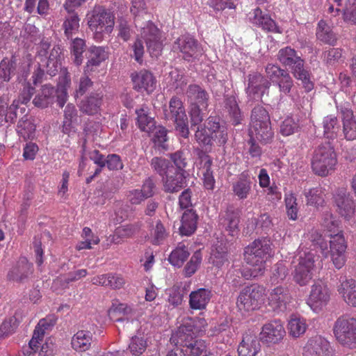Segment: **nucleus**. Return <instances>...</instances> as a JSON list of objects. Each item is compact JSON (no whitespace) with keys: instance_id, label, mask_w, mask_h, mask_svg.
<instances>
[{"instance_id":"obj_35","label":"nucleus","mask_w":356,"mask_h":356,"mask_svg":"<svg viewBox=\"0 0 356 356\" xmlns=\"http://www.w3.org/2000/svg\"><path fill=\"white\" fill-rule=\"evenodd\" d=\"M188 245V242L182 241L179 243L177 247L171 252L168 257V261L172 266L177 268L183 266L190 256Z\"/></svg>"},{"instance_id":"obj_42","label":"nucleus","mask_w":356,"mask_h":356,"mask_svg":"<svg viewBox=\"0 0 356 356\" xmlns=\"http://www.w3.org/2000/svg\"><path fill=\"white\" fill-rule=\"evenodd\" d=\"M54 93V88L49 84H45L42 86L40 90L35 95L33 104L38 108H46L51 102Z\"/></svg>"},{"instance_id":"obj_53","label":"nucleus","mask_w":356,"mask_h":356,"mask_svg":"<svg viewBox=\"0 0 356 356\" xmlns=\"http://www.w3.org/2000/svg\"><path fill=\"white\" fill-rule=\"evenodd\" d=\"M15 60L3 58L0 63V79L4 82H8L11 76L15 74Z\"/></svg>"},{"instance_id":"obj_59","label":"nucleus","mask_w":356,"mask_h":356,"mask_svg":"<svg viewBox=\"0 0 356 356\" xmlns=\"http://www.w3.org/2000/svg\"><path fill=\"white\" fill-rule=\"evenodd\" d=\"M155 132L152 139L154 146L159 149L165 150L168 149L166 142L168 140L167 129L163 127L155 126Z\"/></svg>"},{"instance_id":"obj_51","label":"nucleus","mask_w":356,"mask_h":356,"mask_svg":"<svg viewBox=\"0 0 356 356\" xmlns=\"http://www.w3.org/2000/svg\"><path fill=\"white\" fill-rule=\"evenodd\" d=\"M86 48V41L83 39L76 38L70 44V51L74 58V63L79 66L83 60V54Z\"/></svg>"},{"instance_id":"obj_28","label":"nucleus","mask_w":356,"mask_h":356,"mask_svg":"<svg viewBox=\"0 0 356 356\" xmlns=\"http://www.w3.org/2000/svg\"><path fill=\"white\" fill-rule=\"evenodd\" d=\"M90 58L84 67V74H91L100 64L108 58V52L104 47L92 46L90 48Z\"/></svg>"},{"instance_id":"obj_52","label":"nucleus","mask_w":356,"mask_h":356,"mask_svg":"<svg viewBox=\"0 0 356 356\" xmlns=\"http://www.w3.org/2000/svg\"><path fill=\"white\" fill-rule=\"evenodd\" d=\"M264 123L265 124L271 123L268 112L262 106H254L252 110L250 125L257 124L258 126Z\"/></svg>"},{"instance_id":"obj_32","label":"nucleus","mask_w":356,"mask_h":356,"mask_svg":"<svg viewBox=\"0 0 356 356\" xmlns=\"http://www.w3.org/2000/svg\"><path fill=\"white\" fill-rule=\"evenodd\" d=\"M212 297L211 291L205 288H200L192 291L189 295V306L192 309L203 310L206 309Z\"/></svg>"},{"instance_id":"obj_38","label":"nucleus","mask_w":356,"mask_h":356,"mask_svg":"<svg viewBox=\"0 0 356 356\" xmlns=\"http://www.w3.org/2000/svg\"><path fill=\"white\" fill-rule=\"evenodd\" d=\"M87 273L86 269H79L74 272H70L67 274L60 275L54 280L53 287L55 289L58 288L62 289H66L70 282L79 280L81 278L86 277Z\"/></svg>"},{"instance_id":"obj_54","label":"nucleus","mask_w":356,"mask_h":356,"mask_svg":"<svg viewBox=\"0 0 356 356\" xmlns=\"http://www.w3.org/2000/svg\"><path fill=\"white\" fill-rule=\"evenodd\" d=\"M307 204L311 206H322L325 202L323 190L320 187L310 188L305 193Z\"/></svg>"},{"instance_id":"obj_26","label":"nucleus","mask_w":356,"mask_h":356,"mask_svg":"<svg viewBox=\"0 0 356 356\" xmlns=\"http://www.w3.org/2000/svg\"><path fill=\"white\" fill-rule=\"evenodd\" d=\"M61 49L59 47H54L47 57H42L37 61L41 67H43L46 73L53 76L56 74L60 67Z\"/></svg>"},{"instance_id":"obj_3","label":"nucleus","mask_w":356,"mask_h":356,"mask_svg":"<svg viewBox=\"0 0 356 356\" xmlns=\"http://www.w3.org/2000/svg\"><path fill=\"white\" fill-rule=\"evenodd\" d=\"M272 243L267 237L255 239L244 250L245 262L259 270V273H264L266 263L273 256Z\"/></svg>"},{"instance_id":"obj_12","label":"nucleus","mask_w":356,"mask_h":356,"mask_svg":"<svg viewBox=\"0 0 356 356\" xmlns=\"http://www.w3.org/2000/svg\"><path fill=\"white\" fill-rule=\"evenodd\" d=\"M330 255L334 267L341 269L346 264L347 242L343 232L336 234H330Z\"/></svg>"},{"instance_id":"obj_8","label":"nucleus","mask_w":356,"mask_h":356,"mask_svg":"<svg viewBox=\"0 0 356 356\" xmlns=\"http://www.w3.org/2000/svg\"><path fill=\"white\" fill-rule=\"evenodd\" d=\"M317 260L318 257L311 251L299 252L298 264L294 266L293 273V280L297 284L305 286L310 282L316 271Z\"/></svg>"},{"instance_id":"obj_23","label":"nucleus","mask_w":356,"mask_h":356,"mask_svg":"<svg viewBox=\"0 0 356 356\" xmlns=\"http://www.w3.org/2000/svg\"><path fill=\"white\" fill-rule=\"evenodd\" d=\"M205 126L210 133L211 137H213V142L218 145H223L227 143V129L225 125L220 124L218 118L213 116L209 117L205 122Z\"/></svg>"},{"instance_id":"obj_55","label":"nucleus","mask_w":356,"mask_h":356,"mask_svg":"<svg viewBox=\"0 0 356 356\" xmlns=\"http://www.w3.org/2000/svg\"><path fill=\"white\" fill-rule=\"evenodd\" d=\"M202 260V256L201 252L200 250L195 251L184 268V275L186 277H190L194 275L199 268Z\"/></svg>"},{"instance_id":"obj_29","label":"nucleus","mask_w":356,"mask_h":356,"mask_svg":"<svg viewBox=\"0 0 356 356\" xmlns=\"http://www.w3.org/2000/svg\"><path fill=\"white\" fill-rule=\"evenodd\" d=\"M337 291L343 300L350 307H356V280L346 278L340 281Z\"/></svg>"},{"instance_id":"obj_63","label":"nucleus","mask_w":356,"mask_h":356,"mask_svg":"<svg viewBox=\"0 0 356 356\" xmlns=\"http://www.w3.org/2000/svg\"><path fill=\"white\" fill-rule=\"evenodd\" d=\"M300 128L298 120L292 117L286 118L280 126V133L284 136H289L297 132Z\"/></svg>"},{"instance_id":"obj_22","label":"nucleus","mask_w":356,"mask_h":356,"mask_svg":"<svg viewBox=\"0 0 356 356\" xmlns=\"http://www.w3.org/2000/svg\"><path fill=\"white\" fill-rule=\"evenodd\" d=\"M252 180L248 171L245 170L238 175L232 183V191L238 200H245L252 192Z\"/></svg>"},{"instance_id":"obj_47","label":"nucleus","mask_w":356,"mask_h":356,"mask_svg":"<svg viewBox=\"0 0 356 356\" xmlns=\"http://www.w3.org/2000/svg\"><path fill=\"white\" fill-rule=\"evenodd\" d=\"M323 61L327 65L336 66L343 63L346 57L343 55V49L341 48H330L323 53Z\"/></svg>"},{"instance_id":"obj_48","label":"nucleus","mask_w":356,"mask_h":356,"mask_svg":"<svg viewBox=\"0 0 356 356\" xmlns=\"http://www.w3.org/2000/svg\"><path fill=\"white\" fill-rule=\"evenodd\" d=\"M168 232L160 220L156 221L150 230V242L155 245L162 244L168 236Z\"/></svg>"},{"instance_id":"obj_46","label":"nucleus","mask_w":356,"mask_h":356,"mask_svg":"<svg viewBox=\"0 0 356 356\" xmlns=\"http://www.w3.org/2000/svg\"><path fill=\"white\" fill-rule=\"evenodd\" d=\"M16 130L18 135L23 138L24 140H26L33 138L35 125L31 120L29 119L26 115H24L19 120Z\"/></svg>"},{"instance_id":"obj_57","label":"nucleus","mask_w":356,"mask_h":356,"mask_svg":"<svg viewBox=\"0 0 356 356\" xmlns=\"http://www.w3.org/2000/svg\"><path fill=\"white\" fill-rule=\"evenodd\" d=\"M18 325L19 322L15 316H13L6 318L0 325V340L14 333Z\"/></svg>"},{"instance_id":"obj_49","label":"nucleus","mask_w":356,"mask_h":356,"mask_svg":"<svg viewBox=\"0 0 356 356\" xmlns=\"http://www.w3.org/2000/svg\"><path fill=\"white\" fill-rule=\"evenodd\" d=\"M150 165L153 170L162 177L174 170V166L169 160L159 156L153 157L150 161Z\"/></svg>"},{"instance_id":"obj_44","label":"nucleus","mask_w":356,"mask_h":356,"mask_svg":"<svg viewBox=\"0 0 356 356\" xmlns=\"http://www.w3.org/2000/svg\"><path fill=\"white\" fill-rule=\"evenodd\" d=\"M323 135L326 138L334 139L340 130V124L337 117L333 115L325 116L323 120Z\"/></svg>"},{"instance_id":"obj_4","label":"nucleus","mask_w":356,"mask_h":356,"mask_svg":"<svg viewBox=\"0 0 356 356\" xmlns=\"http://www.w3.org/2000/svg\"><path fill=\"white\" fill-rule=\"evenodd\" d=\"M337 164V156L330 143L318 146L314 151L311 160L313 172L320 177H326L334 170Z\"/></svg>"},{"instance_id":"obj_50","label":"nucleus","mask_w":356,"mask_h":356,"mask_svg":"<svg viewBox=\"0 0 356 356\" xmlns=\"http://www.w3.org/2000/svg\"><path fill=\"white\" fill-rule=\"evenodd\" d=\"M80 19L78 15L75 13L71 12L67 16L63 24L64 33L69 39L72 37L79 31Z\"/></svg>"},{"instance_id":"obj_30","label":"nucleus","mask_w":356,"mask_h":356,"mask_svg":"<svg viewBox=\"0 0 356 356\" xmlns=\"http://www.w3.org/2000/svg\"><path fill=\"white\" fill-rule=\"evenodd\" d=\"M186 176L183 172L172 170L162 179L163 191L174 193L179 191L185 184Z\"/></svg>"},{"instance_id":"obj_43","label":"nucleus","mask_w":356,"mask_h":356,"mask_svg":"<svg viewBox=\"0 0 356 356\" xmlns=\"http://www.w3.org/2000/svg\"><path fill=\"white\" fill-rule=\"evenodd\" d=\"M137 115V125L142 131L148 134L152 133L154 131L156 122L154 119L148 115L147 109L140 108L136 111Z\"/></svg>"},{"instance_id":"obj_39","label":"nucleus","mask_w":356,"mask_h":356,"mask_svg":"<svg viewBox=\"0 0 356 356\" xmlns=\"http://www.w3.org/2000/svg\"><path fill=\"white\" fill-rule=\"evenodd\" d=\"M92 341V335L89 331L79 330L72 338V348L77 352L88 350Z\"/></svg>"},{"instance_id":"obj_56","label":"nucleus","mask_w":356,"mask_h":356,"mask_svg":"<svg viewBox=\"0 0 356 356\" xmlns=\"http://www.w3.org/2000/svg\"><path fill=\"white\" fill-rule=\"evenodd\" d=\"M77 111L75 106L68 104L64 110V120L62 125V131L64 134H69L72 129V123L76 118Z\"/></svg>"},{"instance_id":"obj_34","label":"nucleus","mask_w":356,"mask_h":356,"mask_svg":"<svg viewBox=\"0 0 356 356\" xmlns=\"http://www.w3.org/2000/svg\"><path fill=\"white\" fill-rule=\"evenodd\" d=\"M186 95L191 106L195 104L206 109L208 106L209 95L198 85H190L186 90Z\"/></svg>"},{"instance_id":"obj_18","label":"nucleus","mask_w":356,"mask_h":356,"mask_svg":"<svg viewBox=\"0 0 356 356\" xmlns=\"http://www.w3.org/2000/svg\"><path fill=\"white\" fill-rule=\"evenodd\" d=\"M291 296L287 287L279 286L273 289L268 296V304L275 312H285L291 302Z\"/></svg>"},{"instance_id":"obj_45","label":"nucleus","mask_w":356,"mask_h":356,"mask_svg":"<svg viewBox=\"0 0 356 356\" xmlns=\"http://www.w3.org/2000/svg\"><path fill=\"white\" fill-rule=\"evenodd\" d=\"M134 234V229L130 225L117 228L114 234L107 238V248L112 244H122L126 238L131 237Z\"/></svg>"},{"instance_id":"obj_24","label":"nucleus","mask_w":356,"mask_h":356,"mask_svg":"<svg viewBox=\"0 0 356 356\" xmlns=\"http://www.w3.org/2000/svg\"><path fill=\"white\" fill-rule=\"evenodd\" d=\"M250 20L253 24L265 31L282 33L275 22L268 15L264 13L259 8H255L250 13Z\"/></svg>"},{"instance_id":"obj_21","label":"nucleus","mask_w":356,"mask_h":356,"mask_svg":"<svg viewBox=\"0 0 356 356\" xmlns=\"http://www.w3.org/2000/svg\"><path fill=\"white\" fill-rule=\"evenodd\" d=\"M33 273V266L25 257L20 258L10 269L7 278L16 282H25Z\"/></svg>"},{"instance_id":"obj_37","label":"nucleus","mask_w":356,"mask_h":356,"mask_svg":"<svg viewBox=\"0 0 356 356\" xmlns=\"http://www.w3.org/2000/svg\"><path fill=\"white\" fill-rule=\"evenodd\" d=\"M343 133L348 140L356 139V121L353 117V113L350 109L343 108Z\"/></svg>"},{"instance_id":"obj_25","label":"nucleus","mask_w":356,"mask_h":356,"mask_svg":"<svg viewBox=\"0 0 356 356\" xmlns=\"http://www.w3.org/2000/svg\"><path fill=\"white\" fill-rule=\"evenodd\" d=\"M103 94L94 92L86 96L79 103L80 111L88 115H93L100 111L103 103Z\"/></svg>"},{"instance_id":"obj_64","label":"nucleus","mask_w":356,"mask_h":356,"mask_svg":"<svg viewBox=\"0 0 356 356\" xmlns=\"http://www.w3.org/2000/svg\"><path fill=\"white\" fill-rule=\"evenodd\" d=\"M307 237L312 243V245L314 248H319L323 252L327 250V243L323 238L321 233L317 229H312L307 234Z\"/></svg>"},{"instance_id":"obj_41","label":"nucleus","mask_w":356,"mask_h":356,"mask_svg":"<svg viewBox=\"0 0 356 356\" xmlns=\"http://www.w3.org/2000/svg\"><path fill=\"white\" fill-rule=\"evenodd\" d=\"M289 334L293 338H299L302 336L307 329V321L298 315H292L288 322Z\"/></svg>"},{"instance_id":"obj_15","label":"nucleus","mask_w":356,"mask_h":356,"mask_svg":"<svg viewBox=\"0 0 356 356\" xmlns=\"http://www.w3.org/2000/svg\"><path fill=\"white\" fill-rule=\"evenodd\" d=\"M330 300V291L322 283H315L312 286L307 304L315 312H319Z\"/></svg>"},{"instance_id":"obj_9","label":"nucleus","mask_w":356,"mask_h":356,"mask_svg":"<svg viewBox=\"0 0 356 356\" xmlns=\"http://www.w3.org/2000/svg\"><path fill=\"white\" fill-rule=\"evenodd\" d=\"M167 120H172L175 124V129L182 137L188 138L189 135L188 120L182 101L176 96L172 97L169 102L168 109L164 110Z\"/></svg>"},{"instance_id":"obj_62","label":"nucleus","mask_w":356,"mask_h":356,"mask_svg":"<svg viewBox=\"0 0 356 356\" xmlns=\"http://www.w3.org/2000/svg\"><path fill=\"white\" fill-rule=\"evenodd\" d=\"M238 222L239 218L236 213L233 211L226 213L223 223L226 226V230L229 232V235L234 236L238 233Z\"/></svg>"},{"instance_id":"obj_61","label":"nucleus","mask_w":356,"mask_h":356,"mask_svg":"<svg viewBox=\"0 0 356 356\" xmlns=\"http://www.w3.org/2000/svg\"><path fill=\"white\" fill-rule=\"evenodd\" d=\"M226 106L230 118L232 120V124L236 126L241 123L242 115L241 110L236 101L234 99H228L226 102Z\"/></svg>"},{"instance_id":"obj_5","label":"nucleus","mask_w":356,"mask_h":356,"mask_svg":"<svg viewBox=\"0 0 356 356\" xmlns=\"http://www.w3.org/2000/svg\"><path fill=\"white\" fill-rule=\"evenodd\" d=\"M188 326H180L171 341L180 347L184 356H201L207 351V343L202 339H197L191 333H187Z\"/></svg>"},{"instance_id":"obj_6","label":"nucleus","mask_w":356,"mask_h":356,"mask_svg":"<svg viewBox=\"0 0 356 356\" xmlns=\"http://www.w3.org/2000/svg\"><path fill=\"white\" fill-rule=\"evenodd\" d=\"M266 296L264 286L253 284L244 287L239 293L236 306L241 312H252L260 308Z\"/></svg>"},{"instance_id":"obj_33","label":"nucleus","mask_w":356,"mask_h":356,"mask_svg":"<svg viewBox=\"0 0 356 356\" xmlns=\"http://www.w3.org/2000/svg\"><path fill=\"white\" fill-rule=\"evenodd\" d=\"M316 36L318 40L323 44L334 47L336 45L338 37L332 31V28L324 20L321 19L317 24Z\"/></svg>"},{"instance_id":"obj_14","label":"nucleus","mask_w":356,"mask_h":356,"mask_svg":"<svg viewBox=\"0 0 356 356\" xmlns=\"http://www.w3.org/2000/svg\"><path fill=\"white\" fill-rule=\"evenodd\" d=\"M286 334L285 329L280 320H273L266 323L259 333V340L267 346L280 343Z\"/></svg>"},{"instance_id":"obj_13","label":"nucleus","mask_w":356,"mask_h":356,"mask_svg":"<svg viewBox=\"0 0 356 356\" xmlns=\"http://www.w3.org/2000/svg\"><path fill=\"white\" fill-rule=\"evenodd\" d=\"M334 350L330 341L316 335L309 338L302 348V356H334Z\"/></svg>"},{"instance_id":"obj_17","label":"nucleus","mask_w":356,"mask_h":356,"mask_svg":"<svg viewBox=\"0 0 356 356\" xmlns=\"http://www.w3.org/2000/svg\"><path fill=\"white\" fill-rule=\"evenodd\" d=\"M333 199L338 213L345 219L349 220L355 213V203L347 189L343 187L337 188Z\"/></svg>"},{"instance_id":"obj_60","label":"nucleus","mask_w":356,"mask_h":356,"mask_svg":"<svg viewBox=\"0 0 356 356\" xmlns=\"http://www.w3.org/2000/svg\"><path fill=\"white\" fill-rule=\"evenodd\" d=\"M284 202L288 217L293 220L298 218V203L297 198L292 193L285 195Z\"/></svg>"},{"instance_id":"obj_7","label":"nucleus","mask_w":356,"mask_h":356,"mask_svg":"<svg viewBox=\"0 0 356 356\" xmlns=\"http://www.w3.org/2000/svg\"><path fill=\"white\" fill-rule=\"evenodd\" d=\"M337 341L343 347L356 348V318L342 316L337 319L333 326Z\"/></svg>"},{"instance_id":"obj_1","label":"nucleus","mask_w":356,"mask_h":356,"mask_svg":"<svg viewBox=\"0 0 356 356\" xmlns=\"http://www.w3.org/2000/svg\"><path fill=\"white\" fill-rule=\"evenodd\" d=\"M88 26L93 31L94 39L102 42L106 35H110L115 25V15L101 5H95L86 15Z\"/></svg>"},{"instance_id":"obj_40","label":"nucleus","mask_w":356,"mask_h":356,"mask_svg":"<svg viewBox=\"0 0 356 356\" xmlns=\"http://www.w3.org/2000/svg\"><path fill=\"white\" fill-rule=\"evenodd\" d=\"M198 216L193 210L186 211L181 218V225L179 227L181 234L190 236L197 229Z\"/></svg>"},{"instance_id":"obj_58","label":"nucleus","mask_w":356,"mask_h":356,"mask_svg":"<svg viewBox=\"0 0 356 356\" xmlns=\"http://www.w3.org/2000/svg\"><path fill=\"white\" fill-rule=\"evenodd\" d=\"M169 157L175 166V168H174L173 170L183 172L185 174V168L188 164L185 151L177 150L170 154Z\"/></svg>"},{"instance_id":"obj_2","label":"nucleus","mask_w":356,"mask_h":356,"mask_svg":"<svg viewBox=\"0 0 356 356\" xmlns=\"http://www.w3.org/2000/svg\"><path fill=\"white\" fill-rule=\"evenodd\" d=\"M277 59L283 65L291 67L293 76L302 81L306 92H310L314 89L311 74L304 67L305 61L294 49L291 47L280 49L277 54Z\"/></svg>"},{"instance_id":"obj_31","label":"nucleus","mask_w":356,"mask_h":356,"mask_svg":"<svg viewBox=\"0 0 356 356\" xmlns=\"http://www.w3.org/2000/svg\"><path fill=\"white\" fill-rule=\"evenodd\" d=\"M250 138L257 140L262 145L270 143L274 138L271 123L266 124H252L249 127Z\"/></svg>"},{"instance_id":"obj_19","label":"nucleus","mask_w":356,"mask_h":356,"mask_svg":"<svg viewBox=\"0 0 356 356\" xmlns=\"http://www.w3.org/2000/svg\"><path fill=\"white\" fill-rule=\"evenodd\" d=\"M199 158L200 160L199 169L202 175L203 186L206 190L213 191L215 188L216 180L211 170L212 158L205 153H201Z\"/></svg>"},{"instance_id":"obj_27","label":"nucleus","mask_w":356,"mask_h":356,"mask_svg":"<svg viewBox=\"0 0 356 356\" xmlns=\"http://www.w3.org/2000/svg\"><path fill=\"white\" fill-rule=\"evenodd\" d=\"M270 82L260 73L254 72L248 76V86L246 93L252 98L264 90L269 88Z\"/></svg>"},{"instance_id":"obj_10","label":"nucleus","mask_w":356,"mask_h":356,"mask_svg":"<svg viewBox=\"0 0 356 356\" xmlns=\"http://www.w3.org/2000/svg\"><path fill=\"white\" fill-rule=\"evenodd\" d=\"M140 37L145 40L148 51L152 57L161 54L163 44L161 31L150 21L141 28Z\"/></svg>"},{"instance_id":"obj_11","label":"nucleus","mask_w":356,"mask_h":356,"mask_svg":"<svg viewBox=\"0 0 356 356\" xmlns=\"http://www.w3.org/2000/svg\"><path fill=\"white\" fill-rule=\"evenodd\" d=\"M172 50L181 53V56L187 61H192L202 54V49L198 41L189 35L179 37L172 45Z\"/></svg>"},{"instance_id":"obj_36","label":"nucleus","mask_w":356,"mask_h":356,"mask_svg":"<svg viewBox=\"0 0 356 356\" xmlns=\"http://www.w3.org/2000/svg\"><path fill=\"white\" fill-rule=\"evenodd\" d=\"M134 314V309L130 305L126 303H120L114 307H112L108 311V314L113 321L115 322H126L127 324H130L133 320H130L129 316Z\"/></svg>"},{"instance_id":"obj_20","label":"nucleus","mask_w":356,"mask_h":356,"mask_svg":"<svg viewBox=\"0 0 356 356\" xmlns=\"http://www.w3.org/2000/svg\"><path fill=\"white\" fill-rule=\"evenodd\" d=\"M237 350L238 356H256L261 350L260 340L255 334L247 332L243 335Z\"/></svg>"},{"instance_id":"obj_16","label":"nucleus","mask_w":356,"mask_h":356,"mask_svg":"<svg viewBox=\"0 0 356 356\" xmlns=\"http://www.w3.org/2000/svg\"><path fill=\"white\" fill-rule=\"evenodd\" d=\"M131 79L133 83V89L138 92H145L149 95L156 88V78L149 70L143 69L134 72L131 74Z\"/></svg>"}]
</instances>
